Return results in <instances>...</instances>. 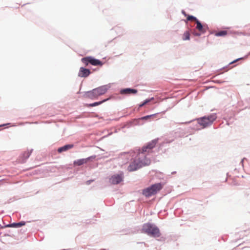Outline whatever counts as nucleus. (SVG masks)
Wrapping results in <instances>:
<instances>
[{
  "label": "nucleus",
  "mask_w": 250,
  "mask_h": 250,
  "mask_svg": "<svg viewBox=\"0 0 250 250\" xmlns=\"http://www.w3.org/2000/svg\"><path fill=\"white\" fill-rule=\"evenodd\" d=\"M191 122H192V121H188V122H184V123H182V124H188L191 123Z\"/></svg>",
  "instance_id": "nucleus-23"
},
{
  "label": "nucleus",
  "mask_w": 250,
  "mask_h": 250,
  "mask_svg": "<svg viewBox=\"0 0 250 250\" xmlns=\"http://www.w3.org/2000/svg\"><path fill=\"white\" fill-rule=\"evenodd\" d=\"M241 59H243V58L237 59L234 60V61H233L232 62H231L230 63H234V62H237L238 61H239L240 60H241Z\"/></svg>",
  "instance_id": "nucleus-22"
},
{
  "label": "nucleus",
  "mask_w": 250,
  "mask_h": 250,
  "mask_svg": "<svg viewBox=\"0 0 250 250\" xmlns=\"http://www.w3.org/2000/svg\"><path fill=\"white\" fill-rule=\"evenodd\" d=\"M217 117L216 114H213L208 116H205L197 119L198 124L202 127L205 128L212 124L214 121L215 120Z\"/></svg>",
  "instance_id": "nucleus-5"
},
{
  "label": "nucleus",
  "mask_w": 250,
  "mask_h": 250,
  "mask_svg": "<svg viewBox=\"0 0 250 250\" xmlns=\"http://www.w3.org/2000/svg\"><path fill=\"white\" fill-rule=\"evenodd\" d=\"M25 224V223L24 222H21L17 223H14L11 224L10 225H9L7 226L9 227H17V228H18V227H20L21 226H22L24 225Z\"/></svg>",
  "instance_id": "nucleus-14"
},
{
  "label": "nucleus",
  "mask_w": 250,
  "mask_h": 250,
  "mask_svg": "<svg viewBox=\"0 0 250 250\" xmlns=\"http://www.w3.org/2000/svg\"><path fill=\"white\" fill-rule=\"evenodd\" d=\"M187 21H193L196 22L198 20L196 19V17L193 16H190L188 15L187 17Z\"/></svg>",
  "instance_id": "nucleus-18"
},
{
  "label": "nucleus",
  "mask_w": 250,
  "mask_h": 250,
  "mask_svg": "<svg viewBox=\"0 0 250 250\" xmlns=\"http://www.w3.org/2000/svg\"><path fill=\"white\" fill-rule=\"evenodd\" d=\"M30 153L29 152L27 151V152H25L23 155L24 156V157H25V158H27L29 157V155H30Z\"/></svg>",
  "instance_id": "nucleus-20"
},
{
  "label": "nucleus",
  "mask_w": 250,
  "mask_h": 250,
  "mask_svg": "<svg viewBox=\"0 0 250 250\" xmlns=\"http://www.w3.org/2000/svg\"><path fill=\"white\" fill-rule=\"evenodd\" d=\"M153 98H151L150 99H148V100H145L144 102V104H147L148 103H149V102H150Z\"/></svg>",
  "instance_id": "nucleus-21"
},
{
  "label": "nucleus",
  "mask_w": 250,
  "mask_h": 250,
  "mask_svg": "<svg viewBox=\"0 0 250 250\" xmlns=\"http://www.w3.org/2000/svg\"><path fill=\"white\" fill-rule=\"evenodd\" d=\"M162 188L163 185L161 183L155 184L144 189L142 191V194L146 197H149L156 194Z\"/></svg>",
  "instance_id": "nucleus-2"
},
{
  "label": "nucleus",
  "mask_w": 250,
  "mask_h": 250,
  "mask_svg": "<svg viewBox=\"0 0 250 250\" xmlns=\"http://www.w3.org/2000/svg\"><path fill=\"white\" fill-rule=\"evenodd\" d=\"M145 105V104H144V102H143L142 104H141L140 105V107H142V106H144V105Z\"/></svg>",
  "instance_id": "nucleus-25"
},
{
  "label": "nucleus",
  "mask_w": 250,
  "mask_h": 250,
  "mask_svg": "<svg viewBox=\"0 0 250 250\" xmlns=\"http://www.w3.org/2000/svg\"><path fill=\"white\" fill-rule=\"evenodd\" d=\"M73 146H74V145L72 144H69V145H65L62 147H59L58 149V152L59 153H62V152L66 151L68 149H71L73 147Z\"/></svg>",
  "instance_id": "nucleus-12"
},
{
  "label": "nucleus",
  "mask_w": 250,
  "mask_h": 250,
  "mask_svg": "<svg viewBox=\"0 0 250 250\" xmlns=\"http://www.w3.org/2000/svg\"><path fill=\"white\" fill-rule=\"evenodd\" d=\"M120 93L122 94H135L137 93V90L135 89L127 88L122 89Z\"/></svg>",
  "instance_id": "nucleus-11"
},
{
  "label": "nucleus",
  "mask_w": 250,
  "mask_h": 250,
  "mask_svg": "<svg viewBox=\"0 0 250 250\" xmlns=\"http://www.w3.org/2000/svg\"><path fill=\"white\" fill-rule=\"evenodd\" d=\"M106 91L107 88L106 86H102L95 88L91 91L87 92L85 94V96L87 98L91 99H96L99 96L105 93Z\"/></svg>",
  "instance_id": "nucleus-4"
},
{
  "label": "nucleus",
  "mask_w": 250,
  "mask_h": 250,
  "mask_svg": "<svg viewBox=\"0 0 250 250\" xmlns=\"http://www.w3.org/2000/svg\"><path fill=\"white\" fill-rule=\"evenodd\" d=\"M156 115H157V114H152V115L144 116V117H142L141 118V119L142 120H147L150 118L155 117L156 116Z\"/></svg>",
  "instance_id": "nucleus-19"
},
{
  "label": "nucleus",
  "mask_w": 250,
  "mask_h": 250,
  "mask_svg": "<svg viewBox=\"0 0 250 250\" xmlns=\"http://www.w3.org/2000/svg\"><path fill=\"white\" fill-rule=\"evenodd\" d=\"M96 158V156H91V157H88L87 158H85V159H79V160H76L74 162V165L75 166H81L84 164H86L88 162V161L90 160L91 159H95Z\"/></svg>",
  "instance_id": "nucleus-9"
},
{
  "label": "nucleus",
  "mask_w": 250,
  "mask_h": 250,
  "mask_svg": "<svg viewBox=\"0 0 250 250\" xmlns=\"http://www.w3.org/2000/svg\"><path fill=\"white\" fill-rule=\"evenodd\" d=\"M228 32L227 31H221L215 33L216 36H225L227 35Z\"/></svg>",
  "instance_id": "nucleus-16"
},
{
  "label": "nucleus",
  "mask_w": 250,
  "mask_h": 250,
  "mask_svg": "<svg viewBox=\"0 0 250 250\" xmlns=\"http://www.w3.org/2000/svg\"><path fill=\"white\" fill-rule=\"evenodd\" d=\"M90 73L89 69L82 67L80 68L78 76L80 77H87Z\"/></svg>",
  "instance_id": "nucleus-10"
},
{
  "label": "nucleus",
  "mask_w": 250,
  "mask_h": 250,
  "mask_svg": "<svg viewBox=\"0 0 250 250\" xmlns=\"http://www.w3.org/2000/svg\"><path fill=\"white\" fill-rule=\"evenodd\" d=\"M142 230L144 232L155 237H159L161 235L159 229L155 226L149 223L144 224Z\"/></svg>",
  "instance_id": "nucleus-3"
},
{
  "label": "nucleus",
  "mask_w": 250,
  "mask_h": 250,
  "mask_svg": "<svg viewBox=\"0 0 250 250\" xmlns=\"http://www.w3.org/2000/svg\"><path fill=\"white\" fill-rule=\"evenodd\" d=\"M123 179V174L121 173L120 174H115L112 176L110 179V182L112 184H118L120 183Z\"/></svg>",
  "instance_id": "nucleus-8"
},
{
  "label": "nucleus",
  "mask_w": 250,
  "mask_h": 250,
  "mask_svg": "<svg viewBox=\"0 0 250 250\" xmlns=\"http://www.w3.org/2000/svg\"><path fill=\"white\" fill-rule=\"evenodd\" d=\"M81 62L85 65V66H88V64H90L94 66H102L103 65V63L101 61L96 59L91 56L83 58L81 59Z\"/></svg>",
  "instance_id": "nucleus-6"
},
{
  "label": "nucleus",
  "mask_w": 250,
  "mask_h": 250,
  "mask_svg": "<svg viewBox=\"0 0 250 250\" xmlns=\"http://www.w3.org/2000/svg\"><path fill=\"white\" fill-rule=\"evenodd\" d=\"M182 13L185 15L186 17H188V15L186 13V12L184 11H182Z\"/></svg>",
  "instance_id": "nucleus-24"
},
{
  "label": "nucleus",
  "mask_w": 250,
  "mask_h": 250,
  "mask_svg": "<svg viewBox=\"0 0 250 250\" xmlns=\"http://www.w3.org/2000/svg\"><path fill=\"white\" fill-rule=\"evenodd\" d=\"M194 35H195V36H199L200 35V34H199V33H195Z\"/></svg>",
  "instance_id": "nucleus-26"
},
{
  "label": "nucleus",
  "mask_w": 250,
  "mask_h": 250,
  "mask_svg": "<svg viewBox=\"0 0 250 250\" xmlns=\"http://www.w3.org/2000/svg\"><path fill=\"white\" fill-rule=\"evenodd\" d=\"M157 144L156 140H153L150 142L148 143L146 146H144L142 148V152L141 153H143L145 154V152H149L153 148H154L155 145Z\"/></svg>",
  "instance_id": "nucleus-7"
},
{
  "label": "nucleus",
  "mask_w": 250,
  "mask_h": 250,
  "mask_svg": "<svg viewBox=\"0 0 250 250\" xmlns=\"http://www.w3.org/2000/svg\"><path fill=\"white\" fill-rule=\"evenodd\" d=\"M196 23L197 24L196 28L201 33H205L206 31L205 27L202 25L198 20L196 21Z\"/></svg>",
  "instance_id": "nucleus-13"
},
{
  "label": "nucleus",
  "mask_w": 250,
  "mask_h": 250,
  "mask_svg": "<svg viewBox=\"0 0 250 250\" xmlns=\"http://www.w3.org/2000/svg\"><path fill=\"white\" fill-rule=\"evenodd\" d=\"M135 154L133 152H126L122 154L121 157L122 159H130L131 162L127 167L129 171H133L142 167L148 166L150 164V160L146 158L143 153H139L134 158Z\"/></svg>",
  "instance_id": "nucleus-1"
},
{
  "label": "nucleus",
  "mask_w": 250,
  "mask_h": 250,
  "mask_svg": "<svg viewBox=\"0 0 250 250\" xmlns=\"http://www.w3.org/2000/svg\"><path fill=\"white\" fill-rule=\"evenodd\" d=\"M190 39V33L189 32L187 31L183 34V40H189Z\"/></svg>",
  "instance_id": "nucleus-17"
},
{
  "label": "nucleus",
  "mask_w": 250,
  "mask_h": 250,
  "mask_svg": "<svg viewBox=\"0 0 250 250\" xmlns=\"http://www.w3.org/2000/svg\"><path fill=\"white\" fill-rule=\"evenodd\" d=\"M107 100H108V99H105V100H103L100 102H95L93 104H88V106H95L99 105L102 104V103H104V102L106 101Z\"/></svg>",
  "instance_id": "nucleus-15"
}]
</instances>
